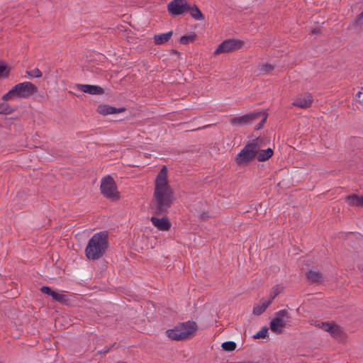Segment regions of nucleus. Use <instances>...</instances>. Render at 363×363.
<instances>
[{"label":"nucleus","mask_w":363,"mask_h":363,"mask_svg":"<svg viewBox=\"0 0 363 363\" xmlns=\"http://www.w3.org/2000/svg\"><path fill=\"white\" fill-rule=\"evenodd\" d=\"M312 32H313V33H317V32H318V30H317L316 29H314V30H312Z\"/></svg>","instance_id":"nucleus-34"},{"label":"nucleus","mask_w":363,"mask_h":363,"mask_svg":"<svg viewBox=\"0 0 363 363\" xmlns=\"http://www.w3.org/2000/svg\"><path fill=\"white\" fill-rule=\"evenodd\" d=\"M355 23L357 26H363V12L360 13L356 18Z\"/></svg>","instance_id":"nucleus-32"},{"label":"nucleus","mask_w":363,"mask_h":363,"mask_svg":"<svg viewBox=\"0 0 363 363\" xmlns=\"http://www.w3.org/2000/svg\"><path fill=\"white\" fill-rule=\"evenodd\" d=\"M174 201V191L168 183L167 169L163 166L155 181L152 204L155 213L161 215L167 212Z\"/></svg>","instance_id":"nucleus-1"},{"label":"nucleus","mask_w":363,"mask_h":363,"mask_svg":"<svg viewBox=\"0 0 363 363\" xmlns=\"http://www.w3.org/2000/svg\"><path fill=\"white\" fill-rule=\"evenodd\" d=\"M189 9L190 4L186 0H172L167 5L169 13L173 16H179L186 13Z\"/></svg>","instance_id":"nucleus-9"},{"label":"nucleus","mask_w":363,"mask_h":363,"mask_svg":"<svg viewBox=\"0 0 363 363\" xmlns=\"http://www.w3.org/2000/svg\"><path fill=\"white\" fill-rule=\"evenodd\" d=\"M196 34L194 33H191L188 35H183L180 38L179 42L182 44L186 45L191 42H193L195 40Z\"/></svg>","instance_id":"nucleus-23"},{"label":"nucleus","mask_w":363,"mask_h":363,"mask_svg":"<svg viewBox=\"0 0 363 363\" xmlns=\"http://www.w3.org/2000/svg\"><path fill=\"white\" fill-rule=\"evenodd\" d=\"M273 155V150L271 148H267L266 150H259V147L258 146V151L257 153V159L259 162H264L267 160Z\"/></svg>","instance_id":"nucleus-19"},{"label":"nucleus","mask_w":363,"mask_h":363,"mask_svg":"<svg viewBox=\"0 0 363 363\" xmlns=\"http://www.w3.org/2000/svg\"><path fill=\"white\" fill-rule=\"evenodd\" d=\"M197 330L194 321H186L176 325L166 331L167 336L172 340H184L191 337Z\"/></svg>","instance_id":"nucleus-4"},{"label":"nucleus","mask_w":363,"mask_h":363,"mask_svg":"<svg viewBox=\"0 0 363 363\" xmlns=\"http://www.w3.org/2000/svg\"><path fill=\"white\" fill-rule=\"evenodd\" d=\"M125 108H116L107 104H101L99 105L96 109V111L103 116H107L109 114H116L125 111Z\"/></svg>","instance_id":"nucleus-13"},{"label":"nucleus","mask_w":363,"mask_h":363,"mask_svg":"<svg viewBox=\"0 0 363 363\" xmlns=\"http://www.w3.org/2000/svg\"><path fill=\"white\" fill-rule=\"evenodd\" d=\"M13 111V108L6 102H3L0 104V114H10Z\"/></svg>","instance_id":"nucleus-25"},{"label":"nucleus","mask_w":363,"mask_h":363,"mask_svg":"<svg viewBox=\"0 0 363 363\" xmlns=\"http://www.w3.org/2000/svg\"><path fill=\"white\" fill-rule=\"evenodd\" d=\"M38 91V87L30 82L18 83L2 96L4 101L14 99H29Z\"/></svg>","instance_id":"nucleus-3"},{"label":"nucleus","mask_w":363,"mask_h":363,"mask_svg":"<svg viewBox=\"0 0 363 363\" xmlns=\"http://www.w3.org/2000/svg\"><path fill=\"white\" fill-rule=\"evenodd\" d=\"M258 145L253 141L247 144L241 151L235 157V161L239 166H246L257 155Z\"/></svg>","instance_id":"nucleus-5"},{"label":"nucleus","mask_w":363,"mask_h":363,"mask_svg":"<svg viewBox=\"0 0 363 363\" xmlns=\"http://www.w3.org/2000/svg\"><path fill=\"white\" fill-rule=\"evenodd\" d=\"M319 327L323 330L330 333V335L335 338H338L341 336V330L340 327L333 323H321L319 325Z\"/></svg>","instance_id":"nucleus-12"},{"label":"nucleus","mask_w":363,"mask_h":363,"mask_svg":"<svg viewBox=\"0 0 363 363\" xmlns=\"http://www.w3.org/2000/svg\"><path fill=\"white\" fill-rule=\"evenodd\" d=\"M289 319L290 315L287 310L282 309L277 311L274 318L270 322V330L278 334L281 333Z\"/></svg>","instance_id":"nucleus-6"},{"label":"nucleus","mask_w":363,"mask_h":363,"mask_svg":"<svg viewBox=\"0 0 363 363\" xmlns=\"http://www.w3.org/2000/svg\"><path fill=\"white\" fill-rule=\"evenodd\" d=\"M313 101L312 95L310 93H302L296 97L292 105L301 108H307L311 106Z\"/></svg>","instance_id":"nucleus-11"},{"label":"nucleus","mask_w":363,"mask_h":363,"mask_svg":"<svg viewBox=\"0 0 363 363\" xmlns=\"http://www.w3.org/2000/svg\"><path fill=\"white\" fill-rule=\"evenodd\" d=\"M26 74L28 76H30L31 77H35V78H40L43 75L41 71L38 68H35L31 71H27Z\"/></svg>","instance_id":"nucleus-29"},{"label":"nucleus","mask_w":363,"mask_h":363,"mask_svg":"<svg viewBox=\"0 0 363 363\" xmlns=\"http://www.w3.org/2000/svg\"><path fill=\"white\" fill-rule=\"evenodd\" d=\"M261 113L259 112L250 113L241 116L234 117L230 120V123L233 125H246L251 124L255 121L260 118Z\"/></svg>","instance_id":"nucleus-10"},{"label":"nucleus","mask_w":363,"mask_h":363,"mask_svg":"<svg viewBox=\"0 0 363 363\" xmlns=\"http://www.w3.org/2000/svg\"><path fill=\"white\" fill-rule=\"evenodd\" d=\"M271 304L270 301L262 298L258 303H256L252 310V313L255 315H259L263 313Z\"/></svg>","instance_id":"nucleus-16"},{"label":"nucleus","mask_w":363,"mask_h":363,"mask_svg":"<svg viewBox=\"0 0 363 363\" xmlns=\"http://www.w3.org/2000/svg\"><path fill=\"white\" fill-rule=\"evenodd\" d=\"M258 69L261 74H266L274 69V66L271 64H263L258 66Z\"/></svg>","instance_id":"nucleus-24"},{"label":"nucleus","mask_w":363,"mask_h":363,"mask_svg":"<svg viewBox=\"0 0 363 363\" xmlns=\"http://www.w3.org/2000/svg\"><path fill=\"white\" fill-rule=\"evenodd\" d=\"M150 220L155 228L162 231L169 230L172 225L171 223L167 218H158L157 217L152 216Z\"/></svg>","instance_id":"nucleus-14"},{"label":"nucleus","mask_w":363,"mask_h":363,"mask_svg":"<svg viewBox=\"0 0 363 363\" xmlns=\"http://www.w3.org/2000/svg\"><path fill=\"white\" fill-rule=\"evenodd\" d=\"M77 87L81 91L88 93L89 94L98 95L104 94V89L101 86L96 85L77 84Z\"/></svg>","instance_id":"nucleus-15"},{"label":"nucleus","mask_w":363,"mask_h":363,"mask_svg":"<svg viewBox=\"0 0 363 363\" xmlns=\"http://www.w3.org/2000/svg\"><path fill=\"white\" fill-rule=\"evenodd\" d=\"M6 67L4 65H0V76H1L4 72L6 70Z\"/></svg>","instance_id":"nucleus-33"},{"label":"nucleus","mask_w":363,"mask_h":363,"mask_svg":"<svg viewBox=\"0 0 363 363\" xmlns=\"http://www.w3.org/2000/svg\"><path fill=\"white\" fill-rule=\"evenodd\" d=\"M101 192L107 199H115L119 196L117 186L111 176L104 177L101 182Z\"/></svg>","instance_id":"nucleus-7"},{"label":"nucleus","mask_w":363,"mask_h":363,"mask_svg":"<svg viewBox=\"0 0 363 363\" xmlns=\"http://www.w3.org/2000/svg\"><path fill=\"white\" fill-rule=\"evenodd\" d=\"M268 333V328L262 327L256 334L253 335L255 339L264 338L267 337Z\"/></svg>","instance_id":"nucleus-28"},{"label":"nucleus","mask_w":363,"mask_h":363,"mask_svg":"<svg viewBox=\"0 0 363 363\" xmlns=\"http://www.w3.org/2000/svg\"><path fill=\"white\" fill-rule=\"evenodd\" d=\"M188 12H189L192 18H194L196 20L199 21L203 19V16L202 13L199 9V8L195 5H194L193 6L190 5V9H188Z\"/></svg>","instance_id":"nucleus-21"},{"label":"nucleus","mask_w":363,"mask_h":363,"mask_svg":"<svg viewBox=\"0 0 363 363\" xmlns=\"http://www.w3.org/2000/svg\"><path fill=\"white\" fill-rule=\"evenodd\" d=\"M108 246V233L106 231L95 233L85 248L86 257L91 260L99 259L104 256Z\"/></svg>","instance_id":"nucleus-2"},{"label":"nucleus","mask_w":363,"mask_h":363,"mask_svg":"<svg viewBox=\"0 0 363 363\" xmlns=\"http://www.w3.org/2000/svg\"><path fill=\"white\" fill-rule=\"evenodd\" d=\"M40 291L43 294H46L52 296V294L54 292L49 286H43L40 288Z\"/></svg>","instance_id":"nucleus-31"},{"label":"nucleus","mask_w":363,"mask_h":363,"mask_svg":"<svg viewBox=\"0 0 363 363\" xmlns=\"http://www.w3.org/2000/svg\"><path fill=\"white\" fill-rule=\"evenodd\" d=\"M284 287L278 284L274 286L269 293V298L268 301H270V303H272V301L282 291Z\"/></svg>","instance_id":"nucleus-22"},{"label":"nucleus","mask_w":363,"mask_h":363,"mask_svg":"<svg viewBox=\"0 0 363 363\" xmlns=\"http://www.w3.org/2000/svg\"><path fill=\"white\" fill-rule=\"evenodd\" d=\"M259 113H261L260 117H262V120L256 126L257 130H259L262 128L263 124L265 123L267 118V114L266 113H264V112H259Z\"/></svg>","instance_id":"nucleus-30"},{"label":"nucleus","mask_w":363,"mask_h":363,"mask_svg":"<svg viewBox=\"0 0 363 363\" xmlns=\"http://www.w3.org/2000/svg\"><path fill=\"white\" fill-rule=\"evenodd\" d=\"M222 348L225 351L231 352L236 348V344L233 341H227L222 344Z\"/></svg>","instance_id":"nucleus-26"},{"label":"nucleus","mask_w":363,"mask_h":363,"mask_svg":"<svg viewBox=\"0 0 363 363\" xmlns=\"http://www.w3.org/2000/svg\"><path fill=\"white\" fill-rule=\"evenodd\" d=\"M173 34L172 31H169L165 33H161L155 35L153 37L154 43L155 45H162L171 38L172 35Z\"/></svg>","instance_id":"nucleus-18"},{"label":"nucleus","mask_w":363,"mask_h":363,"mask_svg":"<svg viewBox=\"0 0 363 363\" xmlns=\"http://www.w3.org/2000/svg\"><path fill=\"white\" fill-rule=\"evenodd\" d=\"M243 45V42L238 39H227L222 42L214 52L215 55H219L224 52H233L240 49Z\"/></svg>","instance_id":"nucleus-8"},{"label":"nucleus","mask_w":363,"mask_h":363,"mask_svg":"<svg viewBox=\"0 0 363 363\" xmlns=\"http://www.w3.org/2000/svg\"><path fill=\"white\" fill-rule=\"evenodd\" d=\"M346 202L351 206H363V196L352 194L345 198Z\"/></svg>","instance_id":"nucleus-17"},{"label":"nucleus","mask_w":363,"mask_h":363,"mask_svg":"<svg viewBox=\"0 0 363 363\" xmlns=\"http://www.w3.org/2000/svg\"><path fill=\"white\" fill-rule=\"evenodd\" d=\"M52 298L60 303H65L67 301L65 295L59 294L55 291L52 294Z\"/></svg>","instance_id":"nucleus-27"},{"label":"nucleus","mask_w":363,"mask_h":363,"mask_svg":"<svg viewBox=\"0 0 363 363\" xmlns=\"http://www.w3.org/2000/svg\"><path fill=\"white\" fill-rule=\"evenodd\" d=\"M306 277L311 283H320L322 281V274L318 270H309L306 272Z\"/></svg>","instance_id":"nucleus-20"}]
</instances>
